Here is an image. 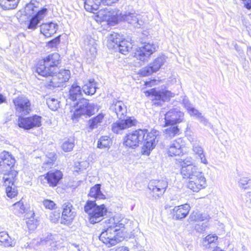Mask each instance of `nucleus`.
<instances>
[{
    "label": "nucleus",
    "instance_id": "obj_1",
    "mask_svg": "<svg viewBox=\"0 0 251 251\" xmlns=\"http://www.w3.org/2000/svg\"><path fill=\"white\" fill-rule=\"evenodd\" d=\"M131 221L125 218L115 216L106 219L103 222V229L99 239L108 247L115 245L118 242L117 236L120 230L127 228Z\"/></svg>",
    "mask_w": 251,
    "mask_h": 251
},
{
    "label": "nucleus",
    "instance_id": "obj_2",
    "mask_svg": "<svg viewBox=\"0 0 251 251\" xmlns=\"http://www.w3.org/2000/svg\"><path fill=\"white\" fill-rule=\"evenodd\" d=\"M16 160L11 153L3 151L0 153V173L4 175V184L7 185L15 181L17 172L13 169Z\"/></svg>",
    "mask_w": 251,
    "mask_h": 251
},
{
    "label": "nucleus",
    "instance_id": "obj_3",
    "mask_svg": "<svg viewBox=\"0 0 251 251\" xmlns=\"http://www.w3.org/2000/svg\"><path fill=\"white\" fill-rule=\"evenodd\" d=\"M60 62V56L58 53L50 54L38 62L36 72L43 76L51 75L57 71V66Z\"/></svg>",
    "mask_w": 251,
    "mask_h": 251
},
{
    "label": "nucleus",
    "instance_id": "obj_4",
    "mask_svg": "<svg viewBox=\"0 0 251 251\" xmlns=\"http://www.w3.org/2000/svg\"><path fill=\"white\" fill-rule=\"evenodd\" d=\"M84 211L88 215L91 224L100 222L107 213V209L104 204L97 205L95 201H87L84 206Z\"/></svg>",
    "mask_w": 251,
    "mask_h": 251
},
{
    "label": "nucleus",
    "instance_id": "obj_5",
    "mask_svg": "<svg viewBox=\"0 0 251 251\" xmlns=\"http://www.w3.org/2000/svg\"><path fill=\"white\" fill-rule=\"evenodd\" d=\"M146 94L151 97L153 105H161L175 97V93L165 88H154L147 91Z\"/></svg>",
    "mask_w": 251,
    "mask_h": 251
},
{
    "label": "nucleus",
    "instance_id": "obj_6",
    "mask_svg": "<svg viewBox=\"0 0 251 251\" xmlns=\"http://www.w3.org/2000/svg\"><path fill=\"white\" fill-rule=\"evenodd\" d=\"M147 134L146 129H138L129 132L124 138V145L126 147L135 148L143 143Z\"/></svg>",
    "mask_w": 251,
    "mask_h": 251
},
{
    "label": "nucleus",
    "instance_id": "obj_7",
    "mask_svg": "<svg viewBox=\"0 0 251 251\" xmlns=\"http://www.w3.org/2000/svg\"><path fill=\"white\" fill-rule=\"evenodd\" d=\"M95 105L94 103H90L88 100L83 99L77 103L76 108L72 116L73 120H77L81 115L89 116L94 114Z\"/></svg>",
    "mask_w": 251,
    "mask_h": 251
},
{
    "label": "nucleus",
    "instance_id": "obj_8",
    "mask_svg": "<svg viewBox=\"0 0 251 251\" xmlns=\"http://www.w3.org/2000/svg\"><path fill=\"white\" fill-rule=\"evenodd\" d=\"M168 187V182L164 179H153L148 184V189L152 199L157 200L165 193Z\"/></svg>",
    "mask_w": 251,
    "mask_h": 251
},
{
    "label": "nucleus",
    "instance_id": "obj_9",
    "mask_svg": "<svg viewBox=\"0 0 251 251\" xmlns=\"http://www.w3.org/2000/svg\"><path fill=\"white\" fill-rule=\"evenodd\" d=\"M16 113L19 117L26 115L31 111V104L29 100L23 96H19L13 100Z\"/></svg>",
    "mask_w": 251,
    "mask_h": 251
},
{
    "label": "nucleus",
    "instance_id": "obj_10",
    "mask_svg": "<svg viewBox=\"0 0 251 251\" xmlns=\"http://www.w3.org/2000/svg\"><path fill=\"white\" fill-rule=\"evenodd\" d=\"M158 46L154 43H145L143 46L137 48L134 52V57L137 59L145 62L147 61L151 54L157 51Z\"/></svg>",
    "mask_w": 251,
    "mask_h": 251
},
{
    "label": "nucleus",
    "instance_id": "obj_11",
    "mask_svg": "<svg viewBox=\"0 0 251 251\" xmlns=\"http://www.w3.org/2000/svg\"><path fill=\"white\" fill-rule=\"evenodd\" d=\"M120 10L110 8L100 9L96 13L95 20L97 22L107 21L108 23L117 24Z\"/></svg>",
    "mask_w": 251,
    "mask_h": 251
},
{
    "label": "nucleus",
    "instance_id": "obj_12",
    "mask_svg": "<svg viewBox=\"0 0 251 251\" xmlns=\"http://www.w3.org/2000/svg\"><path fill=\"white\" fill-rule=\"evenodd\" d=\"M188 140L190 142L193 154L199 159L201 162L204 165L208 164V161L206 158L203 147L201 146L200 141L197 137L193 136H188Z\"/></svg>",
    "mask_w": 251,
    "mask_h": 251
},
{
    "label": "nucleus",
    "instance_id": "obj_13",
    "mask_svg": "<svg viewBox=\"0 0 251 251\" xmlns=\"http://www.w3.org/2000/svg\"><path fill=\"white\" fill-rule=\"evenodd\" d=\"M51 75L52 77L48 84L50 88L62 86L65 82L69 80L71 76L68 70H62L56 75Z\"/></svg>",
    "mask_w": 251,
    "mask_h": 251
},
{
    "label": "nucleus",
    "instance_id": "obj_14",
    "mask_svg": "<svg viewBox=\"0 0 251 251\" xmlns=\"http://www.w3.org/2000/svg\"><path fill=\"white\" fill-rule=\"evenodd\" d=\"M41 119L42 117L41 116L36 115L27 118L19 117L18 126L25 129H30L34 127H39L42 125Z\"/></svg>",
    "mask_w": 251,
    "mask_h": 251
},
{
    "label": "nucleus",
    "instance_id": "obj_15",
    "mask_svg": "<svg viewBox=\"0 0 251 251\" xmlns=\"http://www.w3.org/2000/svg\"><path fill=\"white\" fill-rule=\"evenodd\" d=\"M206 186V180L202 173L191 178L187 184V187L195 192H198Z\"/></svg>",
    "mask_w": 251,
    "mask_h": 251
},
{
    "label": "nucleus",
    "instance_id": "obj_16",
    "mask_svg": "<svg viewBox=\"0 0 251 251\" xmlns=\"http://www.w3.org/2000/svg\"><path fill=\"white\" fill-rule=\"evenodd\" d=\"M184 114L177 108H173L165 115V126L175 125L183 121Z\"/></svg>",
    "mask_w": 251,
    "mask_h": 251
},
{
    "label": "nucleus",
    "instance_id": "obj_17",
    "mask_svg": "<svg viewBox=\"0 0 251 251\" xmlns=\"http://www.w3.org/2000/svg\"><path fill=\"white\" fill-rule=\"evenodd\" d=\"M140 16L135 13L125 12L122 13L119 12L118 22L119 21H126L128 24L132 25L134 27L139 28L141 25V22H140Z\"/></svg>",
    "mask_w": 251,
    "mask_h": 251
},
{
    "label": "nucleus",
    "instance_id": "obj_18",
    "mask_svg": "<svg viewBox=\"0 0 251 251\" xmlns=\"http://www.w3.org/2000/svg\"><path fill=\"white\" fill-rule=\"evenodd\" d=\"M121 120L112 125V130L115 133H119L121 130L135 126L137 123L134 117H128L126 119Z\"/></svg>",
    "mask_w": 251,
    "mask_h": 251
},
{
    "label": "nucleus",
    "instance_id": "obj_19",
    "mask_svg": "<svg viewBox=\"0 0 251 251\" xmlns=\"http://www.w3.org/2000/svg\"><path fill=\"white\" fill-rule=\"evenodd\" d=\"M109 109L115 113L119 119H124L126 115V106L121 100H113L110 104Z\"/></svg>",
    "mask_w": 251,
    "mask_h": 251
},
{
    "label": "nucleus",
    "instance_id": "obj_20",
    "mask_svg": "<svg viewBox=\"0 0 251 251\" xmlns=\"http://www.w3.org/2000/svg\"><path fill=\"white\" fill-rule=\"evenodd\" d=\"M159 134V132L156 130H153L150 133L147 132L143 143H144V147L146 148L147 151H150L155 146L158 142L157 136Z\"/></svg>",
    "mask_w": 251,
    "mask_h": 251
},
{
    "label": "nucleus",
    "instance_id": "obj_21",
    "mask_svg": "<svg viewBox=\"0 0 251 251\" xmlns=\"http://www.w3.org/2000/svg\"><path fill=\"white\" fill-rule=\"evenodd\" d=\"M184 142L182 138H179L173 141L170 145L168 149V154L169 156H177L183 154V146Z\"/></svg>",
    "mask_w": 251,
    "mask_h": 251
},
{
    "label": "nucleus",
    "instance_id": "obj_22",
    "mask_svg": "<svg viewBox=\"0 0 251 251\" xmlns=\"http://www.w3.org/2000/svg\"><path fill=\"white\" fill-rule=\"evenodd\" d=\"M63 174L59 170H52L49 172L45 176H42L41 178L44 177V179L47 181L50 186H56L59 181L62 179Z\"/></svg>",
    "mask_w": 251,
    "mask_h": 251
},
{
    "label": "nucleus",
    "instance_id": "obj_23",
    "mask_svg": "<svg viewBox=\"0 0 251 251\" xmlns=\"http://www.w3.org/2000/svg\"><path fill=\"white\" fill-rule=\"evenodd\" d=\"M189 204H184L175 206L173 209L174 219L176 220H182L185 218L190 210Z\"/></svg>",
    "mask_w": 251,
    "mask_h": 251
},
{
    "label": "nucleus",
    "instance_id": "obj_24",
    "mask_svg": "<svg viewBox=\"0 0 251 251\" xmlns=\"http://www.w3.org/2000/svg\"><path fill=\"white\" fill-rule=\"evenodd\" d=\"M62 220L67 223L72 222L75 216V213L72 210L73 205L71 203H65L63 206Z\"/></svg>",
    "mask_w": 251,
    "mask_h": 251
},
{
    "label": "nucleus",
    "instance_id": "obj_25",
    "mask_svg": "<svg viewBox=\"0 0 251 251\" xmlns=\"http://www.w3.org/2000/svg\"><path fill=\"white\" fill-rule=\"evenodd\" d=\"M181 174L184 178L191 179L202 172L199 170L196 165L189 166L187 167L181 168Z\"/></svg>",
    "mask_w": 251,
    "mask_h": 251
},
{
    "label": "nucleus",
    "instance_id": "obj_26",
    "mask_svg": "<svg viewBox=\"0 0 251 251\" xmlns=\"http://www.w3.org/2000/svg\"><path fill=\"white\" fill-rule=\"evenodd\" d=\"M57 29V25L50 22L43 24L41 25V32L45 36L50 37L56 33Z\"/></svg>",
    "mask_w": 251,
    "mask_h": 251
},
{
    "label": "nucleus",
    "instance_id": "obj_27",
    "mask_svg": "<svg viewBox=\"0 0 251 251\" xmlns=\"http://www.w3.org/2000/svg\"><path fill=\"white\" fill-rule=\"evenodd\" d=\"M47 11V9L46 8H43L41 10L38 11L36 14L30 20L28 25V28L31 29H35L39 22L44 18Z\"/></svg>",
    "mask_w": 251,
    "mask_h": 251
},
{
    "label": "nucleus",
    "instance_id": "obj_28",
    "mask_svg": "<svg viewBox=\"0 0 251 251\" xmlns=\"http://www.w3.org/2000/svg\"><path fill=\"white\" fill-rule=\"evenodd\" d=\"M0 245L5 248L14 247L16 243V240L11 238L5 231L0 232Z\"/></svg>",
    "mask_w": 251,
    "mask_h": 251
},
{
    "label": "nucleus",
    "instance_id": "obj_29",
    "mask_svg": "<svg viewBox=\"0 0 251 251\" xmlns=\"http://www.w3.org/2000/svg\"><path fill=\"white\" fill-rule=\"evenodd\" d=\"M122 39V36L115 32L111 33L108 37L107 46L110 49L117 50L120 40Z\"/></svg>",
    "mask_w": 251,
    "mask_h": 251
},
{
    "label": "nucleus",
    "instance_id": "obj_30",
    "mask_svg": "<svg viewBox=\"0 0 251 251\" xmlns=\"http://www.w3.org/2000/svg\"><path fill=\"white\" fill-rule=\"evenodd\" d=\"M85 48L87 51L93 57L97 53V44L96 41L91 37H87L84 41Z\"/></svg>",
    "mask_w": 251,
    "mask_h": 251
},
{
    "label": "nucleus",
    "instance_id": "obj_31",
    "mask_svg": "<svg viewBox=\"0 0 251 251\" xmlns=\"http://www.w3.org/2000/svg\"><path fill=\"white\" fill-rule=\"evenodd\" d=\"M103 0H85L84 8L87 11L95 13L100 4H103Z\"/></svg>",
    "mask_w": 251,
    "mask_h": 251
},
{
    "label": "nucleus",
    "instance_id": "obj_32",
    "mask_svg": "<svg viewBox=\"0 0 251 251\" xmlns=\"http://www.w3.org/2000/svg\"><path fill=\"white\" fill-rule=\"evenodd\" d=\"M82 96L81 88L77 84H73L69 91V98L73 100H76Z\"/></svg>",
    "mask_w": 251,
    "mask_h": 251
},
{
    "label": "nucleus",
    "instance_id": "obj_33",
    "mask_svg": "<svg viewBox=\"0 0 251 251\" xmlns=\"http://www.w3.org/2000/svg\"><path fill=\"white\" fill-rule=\"evenodd\" d=\"M97 88V83L94 79H90L82 87L84 93L88 95H94Z\"/></svg>",
    "mask_w": 251,
    "mask_h": 251
},
{
    "label": "nucleus",
    "instance_id": "obj_34",
    "mask_svg": "<svg viewBox=\"0 0 251 251\" xmlns=\"http://www.w3.org/2000/svg\"><path fill=\"white\" fill-rule=\"evenodd\" d=\"M117 50L122 54H126L132 48V43L127 40H125L123 37L118 43Z\"/></svg>",
    "mask_w": 251,
    "mask_h": 251
},
{
    "label": "nucleus",
    "instance_id": "obj_35",
    "mask_svg": "<svg viewBox=\"0 0 251 251\" xmlns=\"http://www.w3.org/2000/svg\"><path fill=\"white\" fill-rule=\"evenodd\" d=\"M210 218L209 216L206 213H202L198 210L193 211L190 216V221L197 222L208 220Z\"/></svg>",
    "mask_w": 251,
    "mask_h": 251
},
{
    "label": "nucleus",
    "instance_id": "obj_36",
    "mask_svg": "<svg viewBox=\"0 0 251 251\" xmlns=\"http://www.w3.org/2000/svg\"><path fill=\"white\" fill-rule=\"evenodd\" d=\"M104 117L103 113H100L97 116L90 119L88 121V127L90 130L97 128L101 125Z\"/></svg>",
    "mask_w": 251,
    "mask_h": 251
},
{
    "label": "nucleus",
    "instance_id": "obj_37",
    "mask_svg": "<svg viewBox=\"0 0 251 251\" xmlns=\"http://www.w3.org/2000/svg\"><path fill=\"white\" fill-rule=\"evenodd\" d=\"M88 196L89 197L93 198L96 200L105 199V196L100 191V184H96L94 186L92 187L90 189Z\"/></svg>",
    "mask_w": 251,
    "mask_h": 251
},
{
    "label": "nucleus",
    "instance_id": "obj_38",
    "mask_svg": "<svg viewBox=\"0 0 251 251\" xmlns=\"http://www.w3.org/2000/svg\"><path fill=\"white\" fill-rule=\"evenodd\" d=\"M39 3L35 0H31L29 3L26 5L25 8V15L30 16L35 12H38Z\"/></svg>",
    "mask_w": 251,
    "mask_h": 251
},
{
    "label": "nucleus",
    "instance_id": "obj_39",
    "mask_svg": "<svg viewBox=\"0 0 251 251\" xmlns=\"http://www.w3.org/2000/svg\"><path fill=\"white\" fill-rule=\"evenodd\" d=\"M20 0H0V7L3 10H11L15 9Z\"/></svg>",
    "mask_w": 251,
    "mask_h": 251
},
{
    "label": "nucleus",
    "instance_id": "obj_40",
    "mask_svg": "<svg viewBox=\"0 0 251 251\" xmlns=\"http://www.w3.org/2000/svg\"><path fill=\"white\" fill-rule=\"evenodd\" d=\"M166 60V57L165 55H160L156 58L150 64L151 67L152 68L153 71L156 72L164 64Z\"/></svg>",
    "mask_w": 251,
    "mask_h": 251
},
{
    "label": "nucleus",
    "instance_id": "obj_41",
    "mask_svg": "<svg viewBox=\"0 0 251 251\" xmlns=\"http://www.w3.org/2000/svg\"><path fill=\"white\" fill-rule=\"evenodd\" d=\"M112 144V141L108 136H102L99 140L97 147L100 149L109 148Z\"/></svg>",
    "mask_w": 251,
    "mask_h": 251
},
{
    "label": "nucleus",
    "instance_id": "obj_42",
    "mask_svg": "<svg viewBox=\"0 0 251 251\" xmlns=\"http://www.w3.org/2000/svg\"><path fill=\"white\" fill-rule=\"evenodd\" d=\"M164 133L166 137L173 138L176 135L179 134V129L177 127V126L172 125V126L165 129Z\"/></svg>",
    "mask_w": 251,
    "mask_h": 251
},
{
    "label": "nucleus",
    "instance_id": "obj_43",
    "mask_svg": "<svg viewBox=\"0 0 251 251\" xmlns=\"http://www.w3.org/2000/svg\"><path fill=\"white\" fill-rule=\"evenodd\" d=\"M238 186L244 190L251 189V179L248 177H242L238 181Z\"/></svg>",
    "mask_w": 251,
    "mask_h": 251
},
{
    "label": "nucleus",
    "instance_id": "obj_44",
    "mask_svg": "<svg viewBox=\"0 0 251 251\" xmlns=\"http://www.w3.org/2000/svg\"><path fill=\"white\" fill-rule=\"evenodd\" d=\"M13 182H14V181ZM13 184L14 183L12 184V183H9L8 182L7 185L4 184L5 186H7V187L6 188L7 196L8 197L10 198H14L18 194V191Z\"/></svg>",
    "mask_w": 251,
    "mask_h": 251
},
{
    "label": "nucleus",
    "instance_id": "obj_45",
    "mask_svg": "<svg viewBox=\"0 0 251 251\" xmlns=\"http://www.w3.org/2000/svg\"><path fill=\"white\" fill-rule=\"evenodd\" d=\"M75 146V140L73 138H71L68 140L65 141L62 145V149L65 152L71 151Z\"/></svg>",
    "mask_w": 251,
    "mask_h": 251
},
{
    "label": "nucleus",
    "instance_id": "obj_46",
    "mask_svg": "<svg viewBox=\"0 0 251 251\" xmlns=\"http://www.w3.org/2000/svg\"><path fill=\"white\" fill-rule=\"evenodd\" d=\"M13 207L15 213L17 214H23L25 212V207L21 201L15 203L13 205Z\"/></svg>",
    "mask_w": 251,
    "mask_h": 251
},
{
    "label": "nucleus",
    "instance_id": "obj_47",
    "mask_svg": "<svg viewBox=\"0 0 251 251\" xmlns=\"http://www.w3.org/2000/svg\"><path fill=\"white\" fill-rule=\"evenodd\" d=\"M49 107L53 111L56 110L59 107V101L54 98H49L47 100Z\"/></svg>",
    "mask_w": 251,
    "mask_h": 251
},
{
    "label": "nucleus",
    "instance_id": "obj_48",
    "mask_svg": "<svg viewBox=\"0 0 251 251\" xmlns=\"http://www.w3.org/2000/svg\"><path fill=\"white\" fill-rule=\"evenodd\" d=\"M218 239V236L216 235H208L203 240V245L206 248L209 247V244L214 243Z\"/></svg>",
    "mask_w": 251,
    "mask_h": 251
},
{
    "label": "nucleus",
    "instance_id": "obj_49",
    "mask_svg": "<svg viewBox=\"0 0 251 251\" xmlns=\"http://www.w3.org/2000/svg\"><path fill=\"white\" fill-rule=\"evenodd\" d=\"M155 72L153 71L152 68L150 64L140 70L139 74L142 76H146L151 75Z\"/></svg>",
    "mask_w": 251,
    "mask_h": 251
},
{
    "label": "nucleus",
    "instance_id": "obj_50",
    "mask_svg": "<svg viewBox=\"0 0 251 251\" xmlns=\"http://www.w3.org/2000/svg\"><path fill=\"white\" fill-rule=\"evenodd\" d=\"M55 239L53 235L50 233H48L45 237H43L40 238V242H37L38 245H44L50 241H53Z\"/></svg>",
    "mask_w": 251,
    "mask_h": 251
},
{
    "label": "nucleus",
    "instance_id": "obj_51",
    "mask_svg": "<svg viewBox=\"0 0 251 251\" xmlns=\"http://www.w3.org/2000/svg\"><path fill=\"white\" fill-rule=\"evenodd\" d=\"M193 165H194L193 164L192 158L190 157H187L180 162L181 168L187 167L188 166Z\"/></svg>",
    "mask_w": 251,
    "mask_h": 251
},
{
    "label": "nucleus",
    "instance_id": "obj_52",
    "mask_svg": "<svg viewBox=\"0 0 251 251\" xmlns=\"http://www.w3.org/2000/svg\"><path fill=\"white\" fill-rule=\"evenodd\" d=\"M207 223H203L201 224H197L195 226V229L200 233H202L206 230L207 227Z\"/></svg>",
    "mask_w": 251,
    "mask_h": 251
},
{
    "label": "nucleus",
    "instance_id": "obj_53",
    "mask_svg": "<svg viewBox=\"0 0 251 251\" xmlns=\"http://www.w3.org/2000/svg\"><path fill=\"white\" fill-rule=\"evenodd\" d=\"M43 205L46 208L49 209H53L56 205L53 201L49 200H44L43 201Z\"/></svg>",
    "mask_w": 251,
    "mask_h": 251
},
{
    "label": "nucleus",
    "instance_id": "obj_54",
    "mask_svg": "<svg viewBox=\"0 0 251 251\" xmlns=\"http://www.w3.org/2000/svg\"><path fill=\"white\" fill-rule=\"evenodd\" d=\"M50 221L53 223H56L60 218V213L57 211H54L50 213Z\"/></svg>",
    "mask_w": 251,
    "mask_h": 251
},
{
    "label": "nucleus",
    "instance_id": "obj_55",
    "mask_svg": "<svg viewBox=\"0 0 251 251\" xmlns=\"http://www.w3.org/2000/svg\"><path fill=\"white\" fill-rule=\"evenodd\" d=\"M188 113L191 116L195 117L198 118L199 116L201 114L199 111L198 110L195 109L194 107H192L188 111Z\"/></svg>",
    "mask_w": 251,
    "mask_h": 251
},
{
    "label": "nucleus",
    "instance_id": "obj_56",
    "mask_svg": "<svg viewBox=\"0 0 251 251\" xmlns=\"http://www.w3.org/2000/svg\"><path fill=\"white\" fill-rule=\"evenodd\" d=\"M60 43V37L58 36L49 42V46L50 47H54Z\"/></svg>",
    "mask_w": 251,
    "mask_h": 251
},
{
    "label": "nucleus",
    "instance_id": "obj_57",
    "mask_svg": "<svg viewBox=\"0 0 251 251\" xmlns=\"http://www.w3.org/2000/svg\"><path fill=\"white\" fill-rule=\"evenodd\" d=\"M246 197L248 199L246 200V205L248 207L251 208V192L247 193Z\"/></svg>",
    "mask_w": 251,
    "mask_h": 251
},
{
    "label": "nucleus",
    "instance_id": "obj_58",
    "mask_svg": "<svg viewBox=\"0 0 251 251\" xmlns=\"http://www.w3.org/2000/svg\"><path fill=\"white\" fill-rule=\"evenodd\" d=\"M183 104L187 111H188L192 107H193L189 101L186 99L183 100Z\"/></svg>",
    "mask_w": 251,
    "mask_h": 251
},
{
    "label": "nucleus",
    "instance_id": "obj_59",
    "mask_svg": "<svg viewBox=\"0 0 251 251\" xmlns=\"http://www.w3.org/2000/svg\"><path fill=\"white\" fill-rule=\"evenodd\" d=\"M26 224L28 228L30 230L34 229L36 227V224H34V222L31 220H28L26 221Z\"/></svg>",
    "mask_w": 251,
    "mask_h": 251
},
{
    "label": "nucleus",
    "instance_id": "obj_60",
    "mask_svg": "<svg viewBox=\"0 0 251 251\" xmlns=\"http://www.w3.org/2000/svg\"><path fill=\"white\" fill-rule=\"evenodd\" d=\"M199 121L204 126H207L208 124V120L202 115V114L197 118Z\"/></svg>",
    "mask_w": 251,
    "mask_h": 251
},
{
    "label": "nucleus",
    "instance_id": "obj_61",
    "mask_svg": "<svg viewBox=\"0 0 251 251\" xmlns=\"http://www.w3.org/2000/svg\"><path fill=\"white\" fill-rule=\"evenodd\" d=\"M157 84V80L155 79H152L150 81L145 82V85L147 87H152L155 85Z\"/></svg>",
    "mask_w": 251,
    "mask_h": 251
},
{
    "label": "nucleus",
    "instance_id": "obj_62",
    "mask_svg": "<svg viewBox=\"0 0 251 251\" xmlns=\"http://www.w3.org/2000/svg\"><path fill=\"white\" fill-rule=\"evenodd\" d=\"M119 0H103V5H110L111 4L115 3Z\"/></svg>",
    "mask_w": 251,
    "mask_h": 251
},
{
    "label": "nucleus",
    "instance_id": "obj_63",
    "mask_svg": "<svg viewBox=\"0 0 251 251\" xmlns=\"http://www.w3.org/2000/svg\"><path fill=\"white\" fill-rule=\"evenodd\" d=\"M114 251H129L128 248L126 247H119L114 250Z\"/></svg>",
    "mask_w": 251,
    "mask_h": 251
},
{
    "label": "nucleus",
    "instance_id": "obj_64",
    "mask_svg": "<svg viewBox=\"0 0 251 251\" xmlns=\"http://www.w3.org/2000/svg\"><path fill=\"white\" fill-rule=\"evenodd\" d=\"M6 101V98L2 94H0V104L5 103Z\"/></svg>",
    "mask_w": 251,
    "mask_h": 251
}]
</instances>
